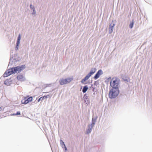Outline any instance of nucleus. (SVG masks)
<instances>
[{
	"instance_id": "14",
	"label": "nucleus",
	"mask_w": 152,
	"mask_h": 152,
	"mask_svg": "<svg viewBox=\"0 0 152 152\" xmlns=\"http://www.w3.org/2000/svg\"><path fill=\"white\" fill-rule=\"evenodd\" d=\"M133 25L134 22L133 21V20L132 22L129 25V27L131 28H132L133 27Z\"/></svg>"
},
{
	"instance_id": "22",
	"label": "nucleus",
	"mask_w": 152,
	"mask_h": 152,
	"mask_svg": "<svg viewBox=\"0 0 152 152\" xmlns=\"http://www.w3.org/2000/svg\"><path fill=\"white\" fill-rule=\"evenodd\" d=\"M12 115H16V113L13 114H12Z\"/></svg>"
},
{
	"instance_id": "3",
	"label": "nucleus",
	"mask_w": 152,
	"mask_h": 152,
	"mask_svg": "<svg viewBox=\"0 0 152 152\" xmlns=\"http://www.w3.org/2000/svg\"><path fill=\"white\" fill-rule=\"evenodd\" d=\"M110 86L113 88H118V79L115 77L113 78L110 82Z\"/></svg>"
},
{
	"instance_id": "13",
	"label": "nucleus",
	"mask_w": 152,
	"mask_h": 152,
	"mask_svg": "<svg viewBox=\"0 0 152 152\" xmlns=\"http://www.w3.org/2000/svg\"><path fill=\"white\" fill-rule=\"evenodd\" d=\"M113 26L111 27H110L109 28V32L110 34L113 31Z\"/></svg>"
},
{
	"instance_id": "1",
	"label": "nucleus",
	"mask_w": 152,
	"mask_h": 152,
	"mask_svg": "<svg viewBox=\"0 0 152 152\" xmlns=\"http://www.w3.org/2000/svg\"><path fill=\"white\" fill-rule=\"evenodd\" d=\"M23 68L22 66H18L15 67L10 69L5 72L3 75V76L4 77H6L10 76L13 73L17 72H20L21 71L23 70Z\"/></svg>"
},
{
	"instance_id": "15",
	"label": "nucleus",
	"mask_w": 152,
	"mask_h": 152,
	"mask_svg": "<svg viewBox=\"0 0 152 152\" xmlns=\"http://www.w3.org/2000/svg\"><path fill=\"white\" fill-rule=\"evenodd\" d=\"M91 129H88L87 131V133L88 134V133H89L90 132H91Z\"/></svg>"
},
{
	"instance_id": "10",
	"label": "nucleus",
	"mask_w": 152,
	"mask_h": 152,
	"mask_svg": "<svg viewBox=\"0 0 152 152\" xmlns=\"http://www.w3.org/2000/svg\"><path fill=\"white\" fill-rule=\"evenodd\" d=\"M66 81V84L70 83L73 80V77H68L65 79Z\"/></svg>"
},
{
	"instance_id": "19",
	"label": "nucleus",
	"mask_w": 152,
	"mask_h": 152,
	"mask_svg": "<svg viewBox=\"0 0 152 152\" xmlns=\"http://www.w3.org/2000/svg\"><path fill=\"white\" fill-rule=\"evenodd\" d=\"M41 99L42 98L40 97L39 99L38 100V102H39L41 100Z\"/></svg>"
},
{
	"instance_id": "23",
	"label": "nucleus",
	"mask_w": 152,
	"mask_h": 152,
	"mask_svg": "<svg viewBox=\"0 0 152 152\" xmlns=\"http://www.w3.org/2000/svg\"><path fill=\"white\" fill-rule=\"evenodd\" d=\"M62 143H63L64 145V146H65L64 143V142H62Z\"/></svg>"
},
{
	"instance_id": "18",
	"label": "nucleus",
	"mask_w": 152,
	"mask_h": 152,
	"mask_svg": "<svg viewBox=\"0 0 152 152\" xmlns=\"http://www.w3.org/2000/svg\"><path fill=\"white\" fill-rule=\"evenodd\" d=\"M49 96V95H48L47 96H43V97H44V99H46V98H47L48 96Z\"/></svg>"
},
{
	"instance_id": "24",
	"label": "nucleus",
	"mask_w": 152,
	"mask_h": 152,
	"mask_svg": "<svg viewBox=\"0 0 152 152\" xmlns=\"http://www.w3.org/2000/svg\"><path fill=\"white\" fill-rule=\"evenodd\" d=\"M65 150H66V147H65Z\"/></svg>"
},
{
	"instance_id": "7",
	"label": "nucleus",
	"mask_w": 152,
	"mask_h": 152,
	"mask_svg": "<svg viewBox=\"0 0 152 152\" xmlns=\"http://www.w3.org/2000/svg\"><path fill=\"white\" fill-rule=\"evenodd\" d=\"M17 79L21 81H23L24 80V78L22 75H18L17 77Z\"/></svg>"
},
{
	"instance_id": "17",
	"label": "nucleus",
	"mask_w": 152,
	"mask_h": 152,
	"mask_svg": "<svg viewBox=\"0 0 152 152\" xmlns=\"http://www.w3.org/2000/svg\"><path fill=\"white\" fill-rule=\"evenodd\" d=\"M30 7L32 9H33V11H34V8L33 9V6L32 5H30Z\"/></svg>"
},
{
	"instance_id": "6",
	"label": "nucleus",
	"mask_w": 152,
	"mask_h": 152,
	"mask_svg": "<svg viewBox=\"0 0 152 152\" xmlns=\"http://www.w3.org/2000/svg\"><path fill=\"white\" fill-rule=\"evenodd\" d=\"M21 39L20 35V34L19 35L18 39L17 40V43H16V50H17L18 48V46L19 45L20 42V39Z\"/></svg>"
},
{
	"instance_id": "2",
	"label": "nucleus",
	"mask_w": 152,
	"mask_h": 152,
	"mask_svg": "<svg viewBox=\"0 0 152 152\" xmlns=\"http://www.w3.org/2000/svg\"><path fill=\"white\" fill-rule=\"evenodd\" d=\"M119 93L118 88H113L110 89L109 93V97L111 99L116 97Z\"/></svg>"
},
{
	"instance_id": "20",
	"label": "nucleus",
	"mask_w": 152,
	"mask_h": 152,
	"mask_svg": "<svg viewBox=\"0 0 152 152\" xmlns=\"http://www.w3.org/2000/svg\"><path fill=\"white\" fill-rule=\"evenodd\" d=\"M41 98H42V99H41L42 101L43 100V99H44V97H43V96L41 97Z\"/></svg>"
},
{
	"instance_id": "8",
	"label": "nucleus",
	"mask_w": 152,
	"mask_h": 152,
	"mask_svg": "<svg viewBox=\"0 0 152 152\" xmlns=\"http://www.w3.org/2000/svg\"><path fill=\"white\" fill-rule=\"evenodd\" d=\"M91 76V75H89L88 74V75L86 76L82 80L81 82L83 83H84L85 81L86 80H88Z\"/></svg>"
},
{
	"instance_id": "5",
	"label": "nucleus",
	"mask_w": 152,
	"mask_h": 152,
	"mask_svg": "<svg viewBox=\"0 0 152 152\" xmlns=\"http://www.w3.org/2000/svg\"><path fill=\"white\" fill-rule=\"evenodd\" d=\"M103 74L102 71L100 69L96 73V75L94 76V78L95 79H98L99 76Z\"/></svg>"
},
{
	"instance_id": "4",
	"label": "nucleus",
	"mask_w": 152,
	"mask_h": 152,
	"mask_svg": "<svg viewBox=\"0 0 152 152\" xmlns=\"http://www.w3.org/2000/svg\"><path fill=\"white\" fill-rule=\"evenodd\" d=\"M33 100V97L32 96L29 97L28 96L24 97L21 101V102L23 104H26L29 102H31Z\"/></svg>"
},
{
	"instance_id": "21",
	"label": "nucleus",
	"mask_w": 152,
	"mask_h": 152,
	"mask_svg": "<svg viewBox=\"0 0 152 152\" xmlns=\"http://www.w3.org/2000/svg\"><path fill=\"white\" fill-rule=\"evenodd\" d=\"M2 110V108L0 107V112Z\"/></svg>"
},
{
	"instance_id": "11",
	"label": "nucleus",
	"mask_w": 152,
	"mask_h": 152,
	"mask_svg": "<svg viewBox=\"0 0 152 152\" xmlns=\"http://www.w3.org/2000/svg\"><path fill=\"white\" fill-rule=\"evenodd\" d=\"M96 68H92L91 69L90 72L88 73L89 75H91V76L94 74L96 71Z\"/></svg>"
},
{
	"instance_id": "16",
	"label": "nucleus",
	"mask_w": 152,
	"mask_h": 152,
	"mask_svg": "<svg viewBox=\"0 0 152 152\" xmlns=\"http://www.w3.org/2000/svg\"><path fill=\"white\" fill-rule=\"evenodd\" d=\"M16 115H20V112L19 111H18L16 113Z\"/></svg>"
},
{
	"instance_id": "9",
	"label": "nucleus",
	"mask_w": 152,
	"mask_h": 152,
	"mask_svg": "<svg viewBox=\"0 0 152 152\" xmlns=\"http://www.w3.org/2000/svg\"><path fill=\"white\" fill-rule=\"evenodd\" d=\"M60 84L61 85H64L66 84V81L65 79H62L59 80Z\"/></svg>"
},
{
	"instance_id": "12",
	"label": "nucleus",
	"mask_w": 152,
	"mask_h": 152,
	"mask_svg": "<svg viewBox=\"0 0 152 152\" xmlns=\"http://www.w3.org/2000/svg\"><path fill=\"white\" fill-rule=\"evenodd\" d=\"M88 89V87L87 86H84L83 89V92L84 93H85Z\"/></svg>"
}]
</instances>
